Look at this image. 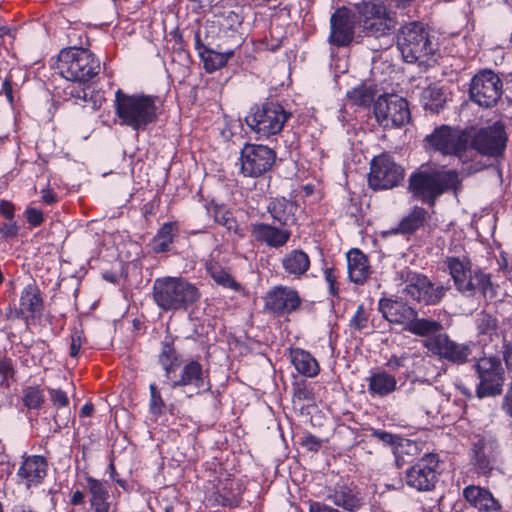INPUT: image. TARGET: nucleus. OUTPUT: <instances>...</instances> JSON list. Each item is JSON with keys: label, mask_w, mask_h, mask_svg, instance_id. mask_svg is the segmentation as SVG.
<instances>
[{"label": "nucleus", "mask_w": 512, "mask_h": 512, "mask_svg": "<svg viewBox=\"0 0 512 512\" xmlns=\"http://www.w3.org/2000/svg\"><path fill=\"white\" fill-rule=\"evenodd\" d=\"M444 265L454 282L455 288L467 297L480 293L484 298H493L496 290L489 274L480 269H472V261L466 253L447 255Z\"/></svg>", "instance_id": "nucleus-1"}, {"label": "nucleus", "mask_w": 512, "mask_h": 512, "mask_svg": "<svg viewBox=\"0 0 512 512\" xmlns=\"http://www.w3.org/2000/svg\"><path fill=\"white\" fill-rule=\"evenodd\" d=\"M408 182L413 197L430 206L445 191L453 190L457 194L462 186V180L455 170L440 171L423 167L414 171Z\"/></svg>", "instance_id": "nucleus-2"}, {"label": "nucleus", "mask_w": 512, "mask_h": 512, "mask_svg": "<svg viewBox=\"0 0 512 512\" xmlns=\"http://www.w3.org/2000/svg\"><path fill=\"white\" fill-rule=\"evenodd\" d=\"M155 97L145 94H127L121 89L115 92L114 111L119 124L134 131H144L157 120Z\"/></svg>", "instance_id": "nucleus-3"}, {"label": "nucleus", "mask_w": 512, "mask_h": 512, "mask_svg": "<svg viewBox=\"0 0 512 512\" xmlns=\"http://www.w3.org/2000/svg\"><path fill=\"white\" fill-rule=\"evenodd\" d=\"M359 15V23L363 32L369 38L381 40L374 50L386 49L391 44V36L397 25V20L381 0H367L355 4Z\"/></svg>", "instance_id": "nucleus-4"}, {"label": "nucleus", "mask_w": 512, "mask_h": 512, "mask_svg": "<svg viewBox=\"0 0 512 512\" xmlns=\"http://www.w3.org/2000/svg\"><path fill=\"white\" fill-rule=\"evenodd\" d=\"M199 296L197 287L181 277H161L153 283V299L165 312L186 310Z\"/></svg>", "instance_id": "nucleus-5"}, {"label": "nucleus", "mask_w": 512, "mask_h": 512, "mask_svg": "<svg viewBox=\"0 0 512 512\" xmlns=\"http://www.w3.org/2000/svg\"><path fill=\"white\" fill-rule=\"evenodd\" d=\"M397 46L407 63H426L435 52L429 32L420 22H410L400 28Z\"/></svg>", "instance_id": "nucleus-6"}, {"label": "nucleus", "mask_w": 512, "mask_h": 512, "mask_svg": "<svg viewBox=\"0 0 512 512\" xmlns=\"http://www.w3.org/2000/svg\"><path fill=\"white\" fill-rule=\"evenodd\" d=\"M100 61L84 48L63 49L58 56V70L65 79L85 83L99 74Z\"/></svg>", "instance_id": "nucleus-7"}, {"label": "nucleus", "mask_w": 512, "mask_h": 512, "mask_svg": "<svg viewBox=\"0 0 512 512\" xmlns=\"http://www.w3.org/2000/svg\"><path fill=\"white\" fill-rule=\"evenodd\" d=\"M290 117L291 113L279 103L265 102L250 109L245 123L258 139H267L279 134Z\"/></svg>", "instance_id": "nucleus-8"}, {"label": "nucleus", "mask_w": 512, "mask_h": 512, "mask_svg": "<svg viewBox=\"0 0 512 512\" xmlns=\"http://www.w3.org/2000/svg\"><path fill=\"white\" fill-rule=\"evenodd\" d=\"M472 367L479 381L476 385V396L479 399L495 397L502 393L505 371L500 357L495 355L480 357Z\"/></svg>", "instance_id": "nucleus-9"}, {"label": "nucleus", "mask_w": 512, "mask_h": 512, "mask_svg": "<svg viewBox=\"0 0 512 512\" xmlns=\"http://www.w3.org/2000/svg\"><path fill=\"white\" fill-rule=\"evenodd\" d=\"M469 148L487 157L497 158L502 156L508 142V134L505 124L496 121L491 125L479 128L468 129Z\"/></svg>", "instance_id": "nucleus-10"}, {"label": "nucleus", "mask_w": 512, "mask_h": 512, "mask_svg": "<svg viewBox=\"0 0 512 512\" xmlns=\"http://www.w3.org/2000/svg\"><path fill=\"white\" fill-rule=\"evenodd\" d=\"M429 146L443 155L457 156L463 159V156L469 149V131L468 129H455L447 125H442L425 138Z\"/></svg>", "instance_id": "nucleus-11"}, {"label": "nucleus", "mask_w": 512, "mask_h": 512, "mask_svg": "<svg viewBox=\"0 0 512 512\" xmlns=\"http://www.w3.org/2000/svg\"><path fill=\"white\" fill-rule=\"evenodd\" d=\"M503 93V82L490 69L476 73L470 82L469 95L471 100L483 108L494 107Z\"/></svg>", "instance_id": "nucleus-12"}, {"label": "nucleus", "mask_w": 512, "mask_h": 512, "mask_svg": "<svg viewBox=\"0 0 512 512\" xmlns=\"http://www.w3.org/2000/svg\"><path fill=\"white\" fill-rule=\"evenodd\" d=\"M404 178V170L387 153L375 156L370 164L368 185L373 190L392 189Z\"/></svg>", "instance_id": "nucleus-13"}, {"label": "nucleus", "mask_w": 512, "mask_h": 512, "mask_svg": "<svg viewBox=\"0 0 512 512\" xmlns=\"http://www.w3.org/2000/svg\"><path fill=\"white\" fill-rule=\"evenodd\" d=\"M374 115L384 129L401 127L410 120L408 102L394 94L380 96L374 103Z\"/></svg>", "instance_id": "nucleus-14"}, {"label": "nucleus", "mask_w": 512, "mask_h": 512, "mask_svg": "<svg viewBox=\"0 0 512 512\" xmlns=\"http://www.w3.org/2000/svg\"><path fill=\"white\" fill-rule=\"evenodd\" d=\"M276 160V152L266 145L247 143L240 153V172L245 177H259L268 172Z\"/></svg>", "instance_id": "nucleus-15"}, {"label": "nucleus", "mask_w": 512, "mask_h": 512, "mask_svg": "<svg viewBox=\"0 0 512 512\" xmlns=\"http://www.w3.org/2000/svg\"><path fill=\"white\" fill-rule=\"evenodd\" d=\"M438 458L434 454H425L405 471V484L418 492H428L435 488L439 472Z\"/></svg>", "instance_id": "nucleus-16"}, {"label": "nucleus", "mask_w": 512, "mask_h": 512, "mask_svg": "<svg viewBox=\"0 0 512 512\" xmlns=\"http://www.w3.org/2000/svg\"><path fill=\"white\" fill-rule=\"evenodd\" d=\"M424 346L441 359L457 365L468 362L472 354L470 345L456 343L452 341L446 333L426 339Z\"/></svg>", "instance_id": "nucleus-17"}, {"label": "nucleus", "mask_w": 512, "mask_h": 512, "mask_svg": "<svg viewBox=\"0 0 512 512\" xmlns=\"http://www.w3.org/2000/svg\"><path fill=\"white\" fill-rule=\"evenodd\" d=\"M447 288L435 286L427 276L413 273L409 276L403 292L411 299L427 305H435L444 297Z\"/></svg>", "instance_id": "nucleus-18"}, {"label": "nucleus", "mask_w": 512, "mask_h": 512, "mask_svg": "<svg viewBox=\"0 0 512 512\" xmlns=\"http://www.w3.org/2000/svg\"><path fill=\"white\" fill-rule=\"evenodd\" d=\"M301 298L298 292L288 286H276L269 290L264 297V307L277 315H289L299 309Z\"/></svg>", "instance_id": "nucleus-19"}, {"label": "nucleus", "mask_w": 512, "mask_h": 512, "mask_svg": "<svg viewBox=\"0 0 512 512\" xmlns=\"http://www.w3.org/2000/svg\"><path fill=\"white\" fill-rule=\"evenodd\" d=\"M330 35L328 41L337 47L348 46L354 38L356 18L348 8H338L330 19Z\"/></svg>", "instance_id": "nucleus-20"}, {"label": "nucleus", "mask_w": 512, "mask_h": 512, "mask_svg": "<svg viewBox=\"0 0 512 512\" xmlns=\"http://www.w3.org/2000/svg\"><path fill=\"white\" fill-rule=\"evenodd\" d=\"M250 233L255 241L274 249L284 247L292 236L289 228L277 227L263 222L252 223Z\"/></svg>", "instance_id": "nucleus-21"}, {"label": "nucleus", "mask_w": 512, "mask_h": 512, "mask_svg": "<svg viewBox=\"0 0 512 512\" xmlns=\"http://www.w3.org/2000/svg\"><path fill=\"white\" fill-rule=\"evenodd\" d=\"M48 463L43 456L31 455L24 458L17 476L27 487L38 486L47 476Z\"/></svg>", "instance_id": "nucleus-22"}, {"label": "nucleus", "mask_w": 512, "mask_h": 512, "mask_svg": "<svg viewBox=\"0 0 512 512\" xmlns=\"http://www.w3.org/2000/svg\"><path fill=\"white\" fill-rule=\"evenodd\" d=\"M327 500L336 507L342 508L345 512H355L363 505V498L356 486L348 484H337L330 489L327 494Z\"/></svg>", "instance_id": "nucleus-23"}, {"label": "nucleus", "mask_w": 512, "mask_h": 512, "mask_svg": "<svg viewBox=\"0 0 512 512\" xmlns=\"http://www.w3.org/2000/svg\"><path fill=\"white\" fill-rule=\"evenodd\" d=\"M280 264L287 278L298 280L307 275L311 266V260L304 250L295 248L282 256Z\"/></svg>", "instance_id": "nucleus-24"}, {"label": "nucleus", "mask_w": 512, "mask_h": 512, "mask_svg": "<svg viewBox=\"0 0 512 512\" xmlns=\"http://www.w3.org/2000/svg\"><path fill=\"white\" fill-rule=\"evenodd\" d=\"M472 463L478 473L487 475L493 469L492 464L498 455V445L493 440L479 439L473 448Z\"/></svg>", "instance_id": "nucleus-25"}, {"label": "nucleus", "mask_w": 512, "mask_h": 512, "mask_svg": "<svg viewBox=\"0 0 512 512\" xmlns=\"http://www.w3.org/2000/svg\"><path fill=\"white\" fill-rule=\"evenodd\" d=\"M179 386H193L196 394L211 389L210 382L205 379L202 366L197 361H190L186 364L181 371L180 378L171 383V388Z\"/></svg>", "instance_id": "nucleus-26"}, {"label": "nucleus", "mask_w": 512, "mask_h": 512, "mask_svg": "<svg viewBox=\"0 0 512 512\" xmlns=\"http://www.w3.org/2000/svg\"><path fill=\"white\" fill-rule=\"evenodd\" d=\"M379 310L384 318L390 323L405 325L408 327L413 316H417V311L404 302L382 299L379 302Z\"/></svg>", "instance_id": "nucleus-27"}, {"label": "nucleus", "mask_w": 512, "mask_h": 512, "mask_svg": "<svg viewBox=\"0 0 512 512\" xmlns=\"http://www.w3.org/2000/svg\"><path fill=\"white\" fill-rule=\"evenodd\" d=\"M463 497L474 508L480 512H493L501 508L498 500L492 493L480 486L469 485L463 490Z\"/></svg>", "instance_id": "nucleus-28"}, {"label": "nucleus", "mask_w": 512, "mask_h": 512, "mask_svg": "<svg viewBox=\"0 0 512 512\" xmlns=\"http://www.w3.org/2000/svg\"><path fill=\"white\" fill-rule=\"evenodd\" d=\"M299 207L296 202L285 198H276L268 205V212L280 226L288 228L297 222L296 213Z\"/></svg>", "instance_id": "nucleus-29"}, {"label": "nucleus", "mask_w": 512, "mask_h": 512, "mask_svg": "<svg viewBox=\"0 0 512 512\" xmlns=\"http://www.w3.org/2000/svg\"><path fill=\"white\" fill-rule=\"evenodd\" d=\"M347 265L349 279L355 284H363L371 274L368 258L359 249L347 253Z\"/></svg>", "instance_id": "nucleus-30"}, {"label": "nucleus", "mask_w": 512, "mask_h": 512, "mask_svg": "<svg viewBox=\"0 0 512 512\" xmlns=\"http://www.w3.org/2000/svg\"><path fill=\"white\" fill-rule=\"evenodd\" d=\"M289 357L291 363L301 375L313 378L319 374V363L310 352L301 348H291Z\"/></svg>", "instance_id": "nucleus-31"}, {"label": "nucleus", "mask_w": 512, "mask_h": 512, "mask_svg": "<svg viewBox=\"0 0 512 512\" xmlns=\"http://www.w3.org/2000/svg\"><path fill=\"white\" fill-rule=\"evenodd\" d=\"M397 388V380L394 375L385 370L371 373L368 378V392L372 396L386 397Z\"/></svg>", "instance_id": "nucleus-32"}, {"label": "nucleus", "mask_w": 512, "mask_h": 512, "mask_svg": "<svg viewBox=\"0 0 512 512\" xmlns=\"http://www.w3.org/2000/svg\"><path fill=\"white\" fill-rule=\"evenodd\" d=\"M43 309V300L40 290L35 284H28L20 297V312L25 316H33Z\"/></svg>", "instance_id": "nucleus-33"}, {"label": "nucleus", "mask_w": 512, "mask_h": 512, "mask_svg": "<svg viewBox=\"0 0 512 512\" xmlns=\"http://www.w3.org/2000/svg\"><path fill=\"white\" fill-rule=\"evenodd\" d=\"M179 232L177 222L164 223L151 240V247L155 253L168 252Z\"/></svg>", "instance_id": "nucleus-34"}, {"label": "nucleus", "mask_w": 512, "mask_h": 512, "mask_svg": "<svg viewBox=\"0 0 512 512\" xmlns=\"http://www.w3.org/2000/svg\"><path fill=\"white\" fill-rule=\"evenodd\" d=\"M427 212L424 208L415 206L412 211L405 216L396 228L392 229L394 234H413L423 226L426 220Z\"/></svg>", "instance_id": "nucleus-35"}, {"label": "nucleus", "mask_w": 512, "mask_h": 512, "mask_svg": "<svg viewBox=\"0 0 512 512\" xmlns=\"http://www.w3.org/2000/svg\"><path fill=\"white\" fill-rule=\"evenodd\" d=\"M158 362L168 379H170V374L181 365V356L177 353L171 340H165L161 343Z\"/></svg>", "instance_id": "nucleus-36"}, {"label": "nucleus", "mask_w": 512, "mask_h": 512, "mask_svg": "<svg viewBox=\"0 0 512 512\" xmlns=\"http://www.w3.org/2000/svg\"><path fill=\"white\" fill-rule=\"evenodd\" d=\"M87 486L91 494L90 504L95 512H109L108 491L105 485L97 479L88 477Z\"/></svg>", "instance_id": "nucleus-37"}, {"label": "nucleus", "mask_w": 512, "mask_h": 512, "mask_svg": "<svg viewBox=\"0 0 512 512\" xmlns=\"http://www.w3.org/2000/svg\"><path fill=\"white\" fill-rule=\"evenodd\" d=\"M406 330L414 335L427 337V339L438 334H444L442 332L443 327L440 322L431 319L418 318V315L413 316V319H411Z\"/></svg>", "instance_id": "nucleus-38"}, {"label": "nucleus", "mask_w": 512, "mask_h": 512, "mask_svg": "<svg viewBox=\"0 0 512 512\" xmlns=\"http://www.w3.org/2000/svg\"><path fill=\"white\" fill-rule=\"evenodd\" d=\"M203 53L201 59L204 63V68L208 73H212L225 66L228 60L234 56L235 50L228 49L223 52H217L209 49Z\"/></svg>", "instance_id": "nucleus-39"}, {"label": "nucleus", "mask_w": 512, "mask_h": 512, "mask_svg": "<svg viewBox=\"0 0 512 512\" xmlns=\"http://www.w3.org/2000/svg\"><path fill=\"white\" fill-rule=\"evenodd\" d=\"M206 270L210 277L218 284L224 288H230L234 291L241 290V285L218 263L216 262H208L206 264Z\"/></svg>", "instance_id": "nucleus-40"}, {"label": "nucleus", "mask_w": 512, "mask_h": 512, "mask_svg": "<svg viewBox=\"0 0 512 512\" xmlns=\"http://www.w3.org/2000/svg\"><path fill=\"white\" fill-rule=\"evenodd\" d=\"M424 107L427 110L438 113L445 103V96L441 88L430 86L423 91Z\"/></svg>", "instance_id": "nucleus-41"}, {"label": "nucleus", "mask_w": 512, "mask_h": 512, "mask_svg": "<svg viewBox=\"0 0 512 512\" xmlns=\"http://www.w3.org/2000/svg\"><path fill=\"white\" fill-rule=\"evenodd\" d=\"M476 326L480 335H487L491 339L493 336L498 337V321L494 316L484 312L480 313L476 319Z\"/></svg>", "instance_id": "nucleus-42"}, {"label": "nucleus", "mask_w": 512, "mask_h": 512, "mask_svg": "<svg viewBox=\"0 0 512 512\" xmlns=\"http://www.w3.org/2000/svg\"><path fill=\"white\" fill-rule=\"evenodd\" d=\"M23 404L29 409H40L44 403V395L38 386H28L22 391Z\"/></svg>", "instance_id": "nucleus-43"}, {"label": "nucleus", "mask_w": 512, "mask_h": 512, "mask_svg": "<svg viewBox=\"0 0 512 512\" xmlns=\"http://www.w3.org/2000/svg\"><path fill=\"white\" fill-rule=\"evenodd\" d=\"M348 98L357 106H368L374 99V92L367 86H359L348 92Z\"/></svg>", "instance_id": "nucleus-44"}, {"label": "nucleus", "mask_w": 512, "mask_h": 512, "mask_svg": "<svg viewBox=\"0 0 512 512\" xmlns=\"http://www.w3.org/2000/svg\"><path fill=\"white\" fill-rule=\"evenodd\" d=\"M213 217H214V220L218 224L224 226L225 228H227V230H229V231L236 230L237 222L234 219L232 213L228 209H226L225 206H223V205L214 206Z\"/></svg>", "instance_id": "nucleus-45"}, {"label": "nucleus", "mask_w": 512, "mask_h": 512, "mask_svg": "<svg viewBox=\"0 0 512 512\" xmlns=\"http://www.w3.org/2000/svg\"><path fill=\"white\" fill-rule=\"evenodd\" d=\"M370 313L364 308L363 305H359L355 314L350 320V327L363 331L369 327Z\"/></svg>", "instance_id": "nucleus-46"}, {"label": "nucleus", "mask_w": 512, "mask_h": 512, "mask_svg": "<svg viewBox=\"0 0 512 512\" xmlns=\"http://www.w3.org/2000/svg\"><path fill=\"white\" fill-rule=\"evenodd\" d=\"M14 374L12 360L7 357L0 358V386L8 387L10 381L14 380Z\"/></svg>", "instance_id": "nucleus-47"}, {"label": "nucleus", "mask_w": 512, "mask_h": 512, "mask_svg": "<svg viewBox=\"0 0 512 512\" xmlns=\"http://www.w3.org/2000/svg\"><path fill=\"white\" fill-rule=\"evenodd\" d=\"M150 402L149 408L150 412L154 415H161L165 408V403L161 397L160 391L158 390L156 384H150Z\"/></svg>", "instance_id": "nucleus-48"}, {"label": "nucleus", "mask_w": 512, "mask_h": 512, "mask_svg": "<svg viewBox=\"0 0 512 512\" xmlns=\"http://www.w3.org/2000/svg\"><path fill=\"white\" fill-rule=\"evenodd\" d=\"M48 394L54 407L57 409L67 408L69 399L65 391L62 389L48 388Z\"/></svg>", "instance_id": "nucleus-49"}, {"label": "nucleus", "mask_w": 512, "mask_h": 512, "mask_svg": "<svg viewBox=\"0 0 512 512\" xmlns=\"http://www.w3.org/2000/svg\"><path fill=\"white\" fill-rule=\"evenodd\" d=\"M313 389L309 387L305 381L294 384L293 397L298 401H310L313 399Z\"/></svg>", "instance_id": "nucleus-50"}, {"label": "nucleus", "mask_w": 512, "mask_h": 512, "mask_svg": "<svg viewBox=\"0 0 512 512\" xmlns=\"http://www.w3.org/2000/svg\"><path fill=\"white\" fill-rule=\"evenodd\" d=\"M371 436L387 446H395L399 440L396 435L380 429H371Z\"/></svg>", "instance_id": "nucleus-51"}, {"label": "nucleus", "mask_w": 512, "mask_h": 512, "mask_svg": "<svg viewBox=\"0 0 512 512\" xmlns=\"http://www.w3.org/2000/svg\"><path fill=\"white\" fill-rule=\"evenodd\" d=\"M25 217L31 227H38L44 222L43 212L34 207H27L25 210Z\"/></svg>", "instance_id": "nucleus-52"}, {"label": "nucleus", "mask_w": 512, "mask_h": 512, "mask_svg": "<svg viewBox=\"0 0 512 512\" xmlns=\"http://www.w3.org/2000/svg\"><path fill=\"white\" fill-rule=\"evenodd\" d=\"M19 233V226L17 222L13 220H8V222H4L0 226V237L5 240L15 238Z\"/></svg>", "instance_id": "nucleus-53"}, {"label": "nucleus", "mask_w": 512, "mask_h": 512, "mask_svg": "<svg viewBox=\"0 0 512 512\" xmlns=\"http://www.w3.org/2000/svg\"><path fill=\"white\" fill-rule=\"evenodd\" d=\"M82 346V331L75 330L71 334L70 356L76 357Z\"/></svg>", "instance_id": "nucleus-54"}, {"label": "nucleus", "mask_w": 512, "mask_h": 512, "mask_svg": "<svg viewBox=\"0 0 512 512\" xmlns=\"http://www.w3.org/2000/svg\"><path fill=\"white\" fill-rule=\"evenodd\" d=\"M0 213L7 219L13 220L15 213V206L12 202L2 200L0 202Z\"/></svg>", "instance_id": "nucleus-55"}, {"label": "nucleus", "mask_w": 512, "mask_h": 512, "mask_svg": "<svg viewBox=\"0 0 512 512\" xmlns=\"http://www.w3.org/2000/svg\"><path fill=\"white\" fill-rule=\"evenodd\" d=\"M321 440L313 435H308L303 440V445L310 451H318L321 448Z\"/></svg>", "instance_id": "nucleus-56"}, {"label": "nucleus", "mask_w": 512, "mask_h": 512, "mask_svg": "<svg viewBox=\"0 0 512 512\" xmlns=\"http://www.w3.org/2000/svg\"><path fill=\"white\" fill-rule=\"evenodd\" d=\"M405 360H406V357L405 356H391L386 365L388 368H390L391 370H399L401 367L404 366V363H405Z\"/></svg>", "instance_id": "nucleus-57"}, {"label": "nucleus", "mask_w": 512, "mask_h": 512, "mask_svg": "<svg viewBox=\"0 0 512 512\" xmlns=\"http://www.w3.org/2000/svg\"><path fill=\"white\" fill-rule=\"evenodd\" d=\"M502 409L507 415L512 417V392L507 391L503 398Z\"/></svg>", "instance_id": "nucleus-58"}, {"label": "nucleus", "mask_w": 512, "mask_h": 512, "mask_svg": "<svg viewBox=\"0 0 512 512\" xmlns=\"http://www.w3.org/2000/svg\"><path fill=\"white\" fill-rule=\"evenodd\" d=\"M324 275L326 281L329 283L331 290H334V286L337 281V275L335 273V270L333 268H326L324 270Z\"/></svg>", "instance_id": "nucleus-59"}, {"label": "nucleus", "mask_w": 512, "mask_h": 512, "mask_svg": "<svg viewBox=\"0 0 512 512\" xmlns=\"http://www.w3.org/2000/svg\"><path fill=\"white\" fill-rule=\"evenodd\" d=\"M57 201L55 193L50 189L42 190V202L51 205Z\"/></svg>", "instance_id": "nucleus-60"}, {"label": "nucleus", "mask_w": 512, "mask_h": 512, "mask_svg": "<svg viewBox=\"0 0 512 512\" xmlns=\"http://www.w3.org/2000/svg\"><path fill=\"white\" fill-rule=\"evenodd\" d=\"M263 44L265 45V49L275 52L276 50H278L281 47L282 40L277 38V39H272L269 42L268 39L265 38V41L263 42Z\"/></svg>", "instance_id": "nucleus-61"}, {"label": "nucleus", "mask_w": 512, "mask_h": 512, "mask_svg": "<svg viewBox=\"0 0 512 512\" xmlns=\"http://www.w3.org/2000/svg\"><path fill=\"white\" fill-rule=\"evenodd\" d=\"M79 92L82 93L81 100L79 101L80 102L79 105H85V103L92 100L93 90L90 87L85 86V89L79 90Z\"/></svg>", "instance_id": "nucleus-62"}, {"label": "nucleus", "mask_w": 512, "mask_h": 512, "mask_svg": "<svg viewBox=\"0 0 512 512\" xmlns=\"http://www.w3.org/2000/svg\"><path fill=\"white\" fill-rule=\"evenodd\" d=\"M503 360L512 356V343L503 338Z\"/></svg>", "instance_id": "nucleus-63"}, {"label": "nucleus", "mask_w": 512, "mask_h": 512, "mask_svg": "<svg viewBox=\"0 0 512 512\" xmlns=\"http://www.w3.org/2000/svg\"><path fill=\"white\" fill-rule=\"evenodd\" d=\"M94 413V405L92 403H86L80 410L81 417H90Z\"/></svg>", "instance_id": "nucleus-64"}]
</instances>
